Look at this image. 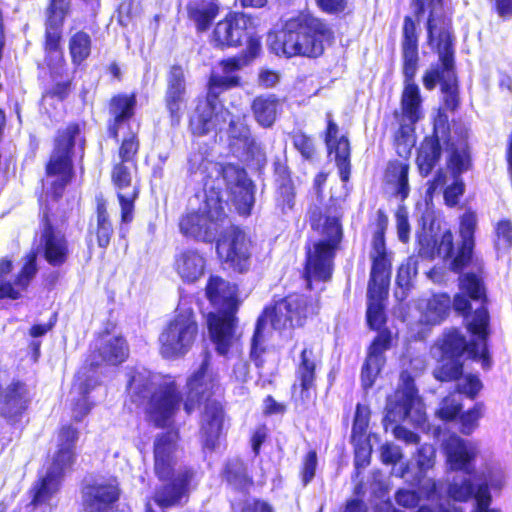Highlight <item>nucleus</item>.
Instances as JSON below:
<instances>
[{
	"instance_id": "obj_1",
	"label": "nucleus",
	"mask_w": 512,
	"mask_h": 512,
	"mask_svg": "<svg viewBox=\"0 0 512 512\" xmlns=\"http://www.w3.org/2000/svg\"><path fill=\"white\" fill-rule=\"evenodd\" d=\"M127 388L131 389L130 401L137 406L145 405L146 421L156 428H165L173 420L181 404L188 416L202 407L203 448L215 450L226 413L224 404L213 397L220 389V379L219 375L211 370L208 353L199 367L187 378L184 396L174 380L160 383L155 387L152 378L142 373L133 374Z\"/></svg>"
},
{
	"instance_id": "obj_2",
	"label": "nucleus",
	"mask_w": 512,
	"mask_h": 512,
	"mask_svg": "<svg viewBox=\"0 0 512 512\" xmlns=\"http://www.w3.org/2000/svg\"><path fill=\"white\" fill-rule=\"evenodd\" d=\"M181 433L178 427H170L154 437L153 474L159 485L151 499L144 504L143 512H165L167 509L183 507L199 484L197 469L182 464L178 458L181 448Z\"/></svg>"
},
{
	"instance_id": "obj_3",
	"label": "nucleus",
	"mask_w": 512,
	"mask_h": 512,
	"mask_svg": "<svg viewBox=\"0 0 512 512\" xmlns=\"http://www.w3.org/2000/svg\"><path fill=\"white\" fill-rule=\"evenodd\" d=\"M334 40V31L321 17L299 12L288 19L284 28L269 41V49L277 56H301L316 59L325 52V44Z\"/></svg>"
},
{
	"instance_id": "obj_4",
	"label": "nucleus",
	"mask_w": 512,
	"mask_h": 512,
	"mask_svg": "<svg viewBox=\"0 0 512 512\" xmlns=\"http://www.w3.org/2000/svg\"><path fill=\"white\" fill-rule=\"evenodd\" d=\"M388 221L386 212L383 209H378L371 242V270L367 287L366 309L367 326L370 330L377 331V334L387 328L385 301L389 295L392 273L391 254L387 251L385 239Z\"/></svg>"
},
{
	"instance_id": "obj_5",
	"label": "nucleus",
	"mask_w": 512,
	"mask_h": 512,
	"mask_svg": "<svg viewBox=\"0 0 512 512\" xmlns=\"http://www.w3.org/2000/svg\"><path fill=\"white\" fill-rule=\"evenodd\" d=\"M412 14L405 15L401 30V66L404 86L400 98L403 116L411 125L422 118V97L415 77L419 68V22L426 12L425 0H410Z\"/></svg>"
},
{
	"instance_id": "obj_6",
	"label": "nucleus",
	"mask_w": 512,
	"mask_h": 512,
	"mask_svg": "<svg viewBox=\"0 0 512 512\" xmlns=\"http://www.w3.org/2000/svg\"><path fill=\"white\" fill-rule=\"evenodd\" d=\"M476 227L477 220L475 214L473 212L465 213L459 225L461 240L457 247L456 255L449 264L450 271L459 274V292L453 297V309L464 319L471 315L472 301L479 302L480 305L488 304L483 277L474 272L464 273V270L473 260Z\"/></svg>"
},
{
	"instance_id": "obj_7",
	"label": "nucleus",
	"mask_w": 512,
	"mask_h": 512,
	"mask_svg": "<svg viewBox=\"0 0 512 512\" xmlns=\"http://www.w3.org/2000/svg\"><path fill=\"white\" fill-rule=\"evenodd\" d=\"M238 285L219 275H210L205 285V296L219 309L207 315V329L216 352L226 356L236 338L237 313L241 305Z\"/></svg>"
},
{
	"instance_id": "obj_8",
	"label": "nucleus",
	"mask_w": 512,
	"mask_h": 512,
	"mask_svg": "<svg viewBox=\"0 0 512 512\" xmlns=\"http://www.w3.org/2000/svg\"><path fill=\"white\" fill-rule=\"evenodd\" d=\"M438 357L432 375L440 383H456L464 376L465 353L474 361H480L484 370L492 366L487 342L468 341L457 327L442 332L434 344Z\"/></svg>"
},
{
	"instance_id": "obj_9",
	"label": "nucleus",
	"mask_w": 512,
	"mask_h": 512,
	"mask_svg": "<svg viewBox=\"0 0 512 512\" xmlns=\"http://www.w3.org/2000/svg\"><path fill=\"white\" fill-rule=\"evenodd\" d=\"M112 139L118 143L119 161L112 165L110 179L120 206V222L130 224L134 219L135 202L140 195V186L133 185V173L138 171L141 150L140 123L118 132L117 138Z\"/></svg>"
},
{
	"instance_id": "obj_10",
	"label": "nucleus",
	"mask_w": 512,
	"mask_h": 512,
	"mask_svg": "<svg viewBox=\"0 0 512 512\" xmlns=\"http://www.w3.org/2000/svg\"><path fill=\"white\" fill-rule=\"evenodd\" d=\"M309 223L313 230L322 226L324 239L315 241L312 247H306L302 277L307 290L313 289V281L328 282L334 270V258L342 241L343 231L340 219L326 216L323 210L315 206L309 210Z\"/></svg>"
},
{
	"instance_id": "obj_11",
	"label": "nucleus",
	"mask_w": 512,
	"mask_h": 512,
	"mask_svg": "<svg viewBox=\"0 0 512 512\" xmlns=\"http://www.w3.org/2000/svg\"><path fill=\"white\" fill-rule=\"evenodd\" d=\"M84 130V121H71L56 131L52 150L44 167L45 175L56 177V179L51 182L50 188L46 192L45 203L41 211L46 205H49L57 216L61 215L58 214V209L53 207L52 202H58L63 197L67 185L74 178L75 147L78 144L83 151L86 142Z\"/></svg>"
},
{
	"instance_id": "obj_12",
	"label": "nucleus",
	"mask_w": 512,
	"mask_h": 512,
	"mask_svg": "<svg viewBox=\"0 0 512 512\" xmlns=\"http://www.w3.org/2000/svg\"><path fill=\"white\" fill-rule=\"evenodd\" d=\"M80 432L71 423L59 426L57 430L56 450L51 466L43 477L37 479L30 489V505L37 507L49 502L59 490L60 479L67 470H71L77 460L76 445Z\"/></svg>"
},
{
	"instance_id": "obj_13",
	"label": "nucleus",
	"mask_w": 512,
	"mask_h": 512,
	"mask_svg": "<svg viewBox=\"0 0 512 512\" xmlns=\"http://www.w3.org/2000/svg\"><path fill=\"white\" fill-rule=\"evenodd\" d=\"M225 206L226 202L223 200L220 189L205 190L202 206L180 216L179 231L186 238L212 243L220 226L227 219Z\"/></svg>"
},
{
	"instance_id": "obj_14",
	"label": "nucleus",
	"mask_w": 512,
	"mask_h": 512,
	"mask_svg": "<svg viewBox=\"0 0 512 512\" xmlns=\"http://www.w3.org/2000/svg\"><path fill=\"white\" fill-rule=\"evenodd\" d=\"M199 324L191 309L176 310L158 336L159 354L163 359L183 358L197 342Z\"/></svg>"
},
{
	"instance_id": "obj_15",
	"label": "nucleus",
	"mask_w": 512,
	"mask_h": 512,
	"mask_svg": "<svg viewBox=\"0 0 512 512\" xmlns=\"http://www.w3.org/2000/svg\"><path fill=\"white\" fill-rule=\"evenodd\" d=\"M68 217L63 210L60 216L49 206L40 212V233L37 249L51 267L65 265L71 254L70 244L61 226L67 224Z\"/></svg>"
},
{
	"instance_id": "obj_16",
	"label": "nucleus",
	"mask_w": 512,
	"mask_h": 512,
	"mask_svg": "<svg viewBox=\"0 0 512 512\" xmlns=\"http://www.w3.org/2000/svg\"><path fill=\"white\" fill-rule=\"evenodd\" d=\"M254 243L240 225H229L223 229L215 242L217 258L225 270L236 275L251 270Z\"/></svg>"
},
{
	"instance_id": "obj_17",
	"label": "nucleus",
	"mask_w": 512,
	"mask_h": 512,
	"mask_svg": "<svg viewBox=\"0 0 512 512\" xmlns=\"http://www.w3.org/2000/svg\"><path fill=\"white\" fill-rule=\"evenodd\" d=\"M318 301L302 293H289L270 306H266L261 316L269 321L273 329L303 327L307 320L318 314Z\"/></svg>"
},
{
	"instance_id": "obj_18",
	"label": "nucleus",
	"mask_w": 512,
	"mask_h": 512,
	"mask_svg": "<svg viewBox=\"0 0 512 512\" xmlns=\"http://www.w3.org/2000/svg\"><path fill=\"white\" fill-rule=\"evenodd\" d=\"M444 0H428L429 13L425 21L426 44L438 55V62L433 69L452 70L455 64V36L452 20L444 14L434 12L436 6L442 7Z\"/></svg>"
},
{
	"instance_id": "obj_19",
	"label": "nucleus",
	"mask_w": 512,
	"mask_h": 512,
	"mask_svg": "<svg viewBox=\"0 0 512 512\" xmlns=\"http://www.w3.org/2000/svg\"><path fill=\"white\" fill-rule=\"evenodd\" d=\"M115 329L116 324L108 321L96 334V345L89 350L82 366L83 375L95 372L101 366L118 367L128 360L129 343L121 334L111 336Z\"/></svg>"
},
{
	"instance_id": "obj_20",
	"label": "nucleus",
	"mask_w": 512,
	"mask_h": 512,
	"mask_svg": "<svg viewBox=\"0 0 512 512\" xmlns=\"http://www.w3.org/2000/svg\"><path fill=\"white\" fill-rule=\"evenodd\" d=\"M261 51V42L253 38L239 53L220 59L217 63L220 73L212 71L207 81L208 96L220 97L228 90L241 87L243 82L238 72L252 64L261 55Z\"/></svg>"
},
{
	"instance_id": "obj_21",
	"label": "nucleus",
	"mask_w": 512,
	"mask_h": 512,
	"mask_svg": "<svg viewBox=\"0 0 512 512\" xmlns=\"http://www.w3.org/2000/svg\"><path fill=\"white\" fill-rule=\"evenodd\" d=\"M253 29L250 15L240 11H229L214 24L208 40L214 49L221 51L239 48L243 44L248 46L253 38L261 42L260 36Z\"/></svg>"
},
{
	"instance_id": "obj_22",
	"label": "nucleus",
	"mask_w": 512,
	"mask_h": 512,
	"mask_svg": "<svg viewBox=\"0 0 512 512\" xmlns=\"http://www.w3.org/2000/svg\"><path fill=\"white\" fill-rule=\"evenodd\" d=\"M219 176L224 180L230 199L239 215L249 216L254 206V183L246 170L235 163L221 164Z\"/></svg>"
},
{
	"instance_id": "obj_23",
	"label": "nucleus",
	"mask_w": 512,
	"mask_h": 512,
	"mask_svg": "<svg viewBox=\"0 0 512 512\" xmlns=\"http://www.w3.org/2000/svg\"><path fill=\"white\" fill-rule=\"evenodd\" d=\"M448 116L439 111L433 122L430 135L424 136L417 150L416 165L419 174L427 177L434 170L442 156L441 137L450 136Z\"/></svg>"
},
{
	"instance_id": "obj_24",
	"label": "nucleus",
	"mask_w": 512,
	"mask_h": 512,
	"mask_svg": "<svg viewBox=\"0 0 512 512\" xmlns=\"http://www.w3.org/2000/svg\"><path fill=\"white\" fill-rule=\"evenodd\" d=\"M393 346V335L389 328L382 329L370 342L361 367L360 381L363 390L372 388L386 365L385 352Z\"/></svg>"
},
{
	"instance_id": "obj_25",
	"label": "nucleus",
	"mask_w": 512,
	"mask_h": 512,
	"mask_svg": "<svg viewBox=\"0 0 512 512\" xmlns=\"http://www.w3.org/2000/svg\"><path fill=\"white\" fill-rule=\"evenodd\" d=\"M121 497L116 477L104 482H92L82 489L83 512H114Z\"/></svg>"
},
{
	"instance_id": "obj_26",
	"label": "nucleus",
	"mask_w": 512,
	"mask_h": 512,
	"mask_svg": "<svg viewBox=\"0 0 512 512\" xmlns=\"http://www.w3.org/2000/svg\"><path fill=\"white\" fill-rule=\"evenodd\" d=\"M137 109V93L119 92L113 94L107 101L109 118L106 122V133L109 138H117L118 132L134 128L133 119Z\"/></svg>"
},
{
	"instance_id": "obj_27",
	"label": "nucleus",
	"mask_w": 512,
	"mask_h": 512,
	"mask_svg": "<svg viewBox=\"0 0 512 512\" xmlns=\"http://www.w3.org/2000/svg\"><path fill=\"white\" fill-rule=\"evenodd\" d=\"M326 129L323 133V140L329 155H334V160L339 171L342 182L346 183L351 174V146L346 135L337 138L339 127L333 120L331 112L326 113Z\"/></svg>"
},
{
	"instance_id": "obj_28",
	"label": "nucleus",
	"mask_w": 512,
	"mask_h": 512,
	"mask_svg": "<svg viewBox=\"0 0 512 512\" xmlns=\"http://www.w3.org/2000/svg\"><path fill=\"white\" fill-rule=\"evenodd\" d=\"M31 396L27 384L20 379H13L4 386L0 382V416L8 421H18L28 410Z\"/></svg>"
},
{
	"instance_id": "obj_29",
	"label": "nucleus",
	"mask_w": 512,
	"mask_h": 512,
	"mask_svg": "<svg viewBox=\"0 0 512 512\" xmlns=\"http://www.w3.org/2000/svg\"><path fill=\"white\" fill-rule=\"evenodd\" d=\"M186 102V79L181 65H172L167 76L164 103L172 126L180 124Z\"/></svg>"
},
{
	"instance_id": "obj_30",
	"label": "nucleus",
	"mask_w": 512,
	"mask_h": 512,
	"mask_svg": "<svg viewBox=\"0 0 512 512\" xmlns=\"http://www.w3.org/2000/svg\"><path fill=\"white\" fill-rule=\"evenodd\" d=\"M38 272L37 252L29 250L23 257V264L13 281L0 279V301L4 299L19 300L27 291Z\"/></svg>"
},
{
	"instance_id": "obj_31",
	"label": "nucleus",
	"mask_w": 512,
	"mask_h": 512,
	"mask_svg": "<svg viewBox=\"0 0 512 512\" xmlns=\"http://www.w3.org/2000/svg\"><path fill=\"white\" fill-rule=\"evenodd\" d=\"M424 87L431 91L437 83H440L441 92L444 94L443 102L446 109L456 111L460 105L459 84L456 67L452 70L429 69L422 76Z\"/></svg>"
},
{
	"instance_id": "obj_32",
	"label": "nucleus",
	"mask_w": 512,
	"mask_h": 512,
	"mask_svg": "<svg viewBox=\"0 0 512 512\" xmlns=\"http://www.w3.org/2000/svg\"><path fill=\"white\" fill-rule=\"evenodd\" d=\"M318 362L319 359L313 346H305L301 350L295 374L299 385V396L302 401L309 400L312 394H316Z\"/></svg>"
},
{
	"instance_id": "obj_33",
	"label": "nucleus",
	"mask_w": 512,
	"mask_h": 512,
	"mask_svg": "<svg viewBox=\"0 0 512 512\" xmlns=\"http://www.w3.org/2000/svg\"><path fill=\"white\" fill-rule=\"evenodd\" d=\"M220 105V97L210 98L206 91L205 99L197 103L194 113L188 120V129L192 136L203 137L216 129L217 107Z\"/></svg>"
},
{
	"instance_id": "obj_34",
	"label": "nucleus",
	"mask_w": 512,
	"mask_h": 512,
	"mask_svg": "<svg viewBox=\"0 0 512 512\" xmlns=\"http://www.w3.org/2000/svg\"><path fill=\"white\" fill-rule=\"evenodd\" d=\"M221 12L219 0H189L186 4V18L197 34L213 28Z\"/></svg>"
},
{
	"instance_id": "obj_35",
	"label": "nucleus",
	"mask_w": 512,
	"mask_h": 512,
	"mask_svg": "<svg viewBox=\"0 0 512 512\" xmlns=\"http://www.w3.org/2000/svg\"><path fill=\"white\" fill-rule=\"evenodd\" d=\"M206 259L196 249H185L175 255L174 269L185 283H195L205 273Z\"/></svg>"
},
{
	"instance_id": "obj_36",
	"label": "nucleus",
	"mask_w": 512,
	"mask_h": 512,
	"mask_svg": "<svg viewBox=\"0 0 512 512\" xmlns=\"http://www.w3.org/2000/svg\"><path fill=\"white\" fill-rule=\"evenodd\" d=\"M221 476L227 485L241 493L246 494L255 486L254 478L241 458L227 460L221 470Z\"/></svg>"
},
{
	"instance_id": "obj_37",
	"label": "nucleus",
	"mask_w": 512,
	"mask_h": 512,
	"mask_svg": "<svg viewBox=\"0 0 512 512\" xmlns=\"http://www.w3.org/2000/svg\"><path fill=\"white\" fill-rule=\"evenodd\" d=\"M250 109L255 121L263 128L274 125L281 109L280 98L273 93L260 94L251 101Z\"/></svg>"
},
{
	"instance_id": "obj_38",
	"label": "nucleus",
	"mask_w": 512,
	"mask_h": 512,
	"mask_svg": "<svg viewBox=\"0 0 512 512\" xmlns=\"http://www.w3.org/2000/svg\"><path fill=\"white\" fill-rule=\"evenodd\" d=\"M410 164L408 158L403 160H389L384 171V179L387 184L394 187V195L404 201L410 193L409 186Z\"/></svg>"
},
{
	"instance_id": "obj_39",
	"label": "nucleus",
	"mask_w": 512,
	"mask_h": 512,
	"mask_svg": "<svg viewBox=\"0 0 512 512\" xmlns=\"http://www.w3.org/2000/svg\"><path fill=\"white\" fill-rule=\"evenodd\" d=\"M96 224L91 232L95 236L98 247L106 250L114 236V227L108 211V202L102 194L95 197Z\"/></svg>"
},
{
	"instance_id": "obj_40",
	"label": "nucleus",
	"mask_w": 512,
	"mask_h": 512,
	"mask_svg": "<svg viewBox=\"0 0 512 512\" xmlns=\"http://www.w3.org/2000/svg\"><path fill=\"white\" fill-rule=\"evenodd\" d=\"M93 40L84 29L71 32L68 38V51L71 63L75 69L84 65L92 54Z\"/></svg>"
},
{
	"instance_id": "obj_41",
	"label": "nucleus",
	"mask_w": 512,
	"mask_h": 512,
	"mask_svg": "<svg viewBox=\"0 0 512 512\" xmlns=\"http://www.w3.org/2000/svg\"><path fill=\"white\" fill-rule=\"evenodd\" d=\"M448 462L454 470H466L475 455L467 448L465 440L456 434L450 435L444 443Z\"/></svg>"
},
{
	"instance_id": "obj_42",
	"label": "nucleus",
	"mask_w": 512,
	"mask_h": 512,
	"mask_svg": "<svg viewBox=\"0 0 512 512\" xmlns=\"http://www.w3.org/2000/svg\"><path fill=\"white\" fill-rule=\"evenodd\" d=\"M467 332L472 337L471 340L477 342H488L490 331V314L488 304H481L472 314V317L465 324Z\"/></svg>"
},
{
	"instance_id": "obj_43",
	"label": "nucleus",
	"mask_w": 512,
	"mask_h": 512,
	"mask_svg": "<svg viewBox=\"0 0 512 512\" xmlns=\"http://www.w3.org/2000/svg\"><path fill=\"white\" fill-rule=\"evenodd\" d=\"M447 167L453 178H459L460 175L472 169L473 160L468 142L451 147L447 157Z\"/></svg>"
},
{
	"instance_id": "obj_44",
	"label": "nucleus",
	"mask_w": 512,
	"mask_h": 512,
	"mask_svg": "<svg viewBox=\"0 0 512 512\" xmlns=\"http://www.w3.org/2000/svg\"><path fill=\"white\" fill-rule=\"evenodd\" d=\"M80 382L78 383L79 392L82 398L77 400L73 405V421L76 423L82 422L84 417L90 412L92 403L88 401L90 391L99 384L98 380L91 379L89 375L78 376Z\"/></svg>"
},
{
	"instance_id": "obj_45",
	"label": "nucleus",
	"mask_w": 512,
	"mask_h": 512,
	"mask_svg": "<svg viewBox=\"0 0 512 512\" xmlns=\"http://www.w3.org/2000/svg\"><path fill=\"white\" fill-rule=\"evenodd\" d=\"M443 255V258L453 259L456 253L454 254V237L451 230H445L440 237L439 242L436 240L433 241V245L430 249L422 247L419 251V255L425 257L427 259H434L436 255Z\"/></svg>"
},
{
	"instance_id": "obj_46",
	"label": "nucleus",
	"mask_w": 512,
	"mask_h": 512,
	"mask_svg": "<svg viewBox=\"0 0 512 512\" xmlns=\"http://www.w3.org/2000/svg\"><path fill=\"white\" fill-rule=\"evenodd\" d=\"M266 323L267 321L265 320V317L259 315L251 339L250 358L257 368L263 367L265 363L263 354L265 353L266 348L262 345V337Z\"/></svg>"
},
{
	"instance_id": "obj_47",
	"label": "nucleus",
	"mask_w": 512,
	"mask_h": 512,
	"mask_svg": "<svg viewBox=\"0 0 512 512\" xmlns=\"http://www.w3.org/2000/svg\"><path fill=\"white\" fill-rule=\"evenodd\" d=\"M293 147L300 153L303 160L311 161L317 153L314 138L302 130L290 135Z\"/></svg>"
},
{
	"instance_id": "obj_48",
	"label": "nucleus",
	"mask_w": 512,
	"mask_h": 512,
	"mask_svg": "<svg viewBox=\"0 0 512 512\" xmlns=\"http://www.w3.org/2000/svg\"><path fill=\"white\" fill-rule=\"evenodd\" d=\"M296 190L293 183H282L276 185L275 190V207L282 214H286L293 210L295 206Z\"/></svg>"
},
{
	"instance_id": "obj_49",
	"label": "nucleus",
	"mask_w": 512,
	"mask_h": 512,
	"mask_svg": "<svg viewBox=\"0 0 512 512\" xmlns=\"http://www.w3.org/2000/svg\"><path fill=\"white\" fill-rule=\"evenodd\" d=\"M413 128L400 124L393 137V146L397 154L403 158H409L414 141L411 132Z\"/></svg>"
},
{
	"instance_id": "obj_50",
	"label": "nucleus",
	"mask_w": 512,
	"mask_h": 512,
	"mask_svg": "<svg viewBox=\"0 0 512 512\" xmlns=\"http://www.w3.org/2000/svg\"><path fill=\"white\" fill-rule=\"evenodd\" d=\"M483 409V402H476L470 409L460 413L459 430L463 435H470L477 428L478 421L483 414Z\"/></svg>"
},
{
	"instance_id": "obj_51",
	"label": "nucleus",
	"mask_w": 512,
	"mask_h": 512,
	"mask_svg": "<svg viewBox=\"0 0 512 512\" xmlns=\"http://www.w3.org/2000/svg\"><path fill=\"white\" fill-rule=\"evenodd\" d=\"M317 464V452L311 449L303 456L299 469V477L303 487H306L314 479Z\"/></svg>"
},
{
	"instance_id": "obj_52",
	"label": "nucleus",
	"mask_w": 512,
	"mask_h": 512,
	"mask_svg": "<svg viewBox=\"0 0 512 512\" xmlns=\"http://www.w3.org/2000/svg\"><path fill=\"white\" fill-rule=\"evenodd\" d=\"M417 275V262L413 257H409L403 262L396 275V284L404 290H408L412 286V281Z\"/></svg>"
},
{
	"instance_id": "obj_53",
	"label": "nucleus",
	"mask_w": 512,
	"mask_h": 512,
	"mask_svg": "<svg viewBox=\"0 0 512 512\" xmlns=\"http://www.w3.org/2000/svg\"><path fill=\"white\" fill-rule=\"evenodd\" d=\"M74 89L75 84L73 82V78H67L54 82L52 86L44 92L43 97L63 102L68 99Z\"/></svg>"
},
{
	"instance_id": "obj_54",
	"label": "nucleus",
	"mask_w": 512,
	"mask_h": 512,
	"mask_svg": "<svg viewBox=\"0 0 512 512\" xmlns=\"http://www.w3.org/2000/svg\"><path fill=\"white\" fill-rule=\"evenodd\" d=\"M317 8L326 15L345 16L350 14L349 0H314Z\"/></svg>"
},
{
	"instance_id": "obj_55",
	"label": "nucleus",
	"mask_w": 512,
	"mask_h": 512,
	"mask_svg": "<svg viewBox=\"0 0 512 512\" xmlns=\"http://www.w3.org/2000/svg\"><path fill=\"white\" fill-rule=\"evenodd\" d=\"M475 487L469 479H464L460 483L453 482L448 487V495L457 502H466L474 495Z\"/></svg>"
},
{
	"instance_id": "obj_56",
	"label": "nucleus",
	"mask_w": 512,
	"mask_h": 512,
	"mask_svg": "<svg viewBox=\"0 0 512 512\" xmlns=\"http://www.w3.org/2000/svg\"><path fill=\"white\" fill-rule=\"evenodd\" d=\"M462 410V404L457 402L450 396H446L441 403L440 408L437 411L438 417L445 421L450 422L459 418Z\"/></svg>"
},
{
	"instance_id": "obj_57",
	"label": "nucleus",
	"mask_w": 512,
	"mask_h": 512,
	"mask_svg": "<svg viewBox=\"0 0 512 512\" xmlns=\"http://www.w3.org/2000/svg\"><path fill=\"white\" fill-rule=\"evenodd\" d=\"M464 385H457L455 391L466 395L470 400H474L483 388V384L476 374H464Z\"/></svg>"
},
{
	"instance_id": "obj_58",
	"label": "nucleus",
	"mask_w": 512,
	"mask_h": 512,
	"mask_svg": "<svg viewBox=\"0 0 512 512\" xmlns=\"http://www.w3.org/2000/svg\"><path fill=\"white\" fill-rule=\"evenodd\" d=\"M451 306H453V300L451 301L447 293L435 294L429 302V310L441 319L448 316Z\"/></svg>"
},
{
	"instance_id": "obj_59",
	"label": "nucleus",
	"mask_w": 512,
	"mask_h": 512,
	"mask_svg": "<svg viewBox=\"0 0 512 512\" xmlns=\"http://www.w3.org/2000/svg\"><path fill=\"white\" fill-rule=\"evenodd\" d=\"M496 246L510 249L512 247V222L501 219L495 226Z\"/></svg>"
},
{
	"instance_id": "obj_60",
	"label": "nucleus",
	"mask_w": 512,
	"mask_h": 512,
	"mask_svg": "<svg viewBox=\"0 0 512 512\" xmlns=\"http://www.w3.org/2000/svg\"><path fill=\"white\" fill-rule=\"evenodd\" d=\"M211 164L212 161L203 153H193L188 158V173L189 175H196L198 173L207 174Z\"/></svg>"
},
{
	"instance_id": "obj_61",
	"label": "nucleus",
	"mask_w": 512,
	"mask_h": 512,
	"mask_svg": "<svg viewBox=\"0 0 512 512\" xmlns=\"http://www.w3.org/2000/svg\"><path fill=\"white\" fill-rule=\"evenodd\" d=\"M465 192V185L462 180L455 178L453 183L447 186L443 191L444 201L448 207H455L460 197Z\"/></svg>"
},
{
	"instance_id": "obj_62",
	"label": "nucleus",
	"mask_w": 512,
	"mask_h": 512,
	"mask_svg": "<svg viewBox=\"0 0 512 512\" xmlns=\"http://www.w3.org/2000/svg\"><path fill=\"white\" fill-rule=\"evenodd\" d=\"M273 174L276 185L282 183H293L292 172L288 166L286 158H276L273 162Z\"/></svg>"
},
{
	"instance_id": "obj_63",
	"label": "nucleus",
	"mask_w": 512,
	"mask_h": 512,
	"mask_svg": "<svg viewBox=\"0 0 512 512\" xmlns=\"http://www.w3.org/2000/svg\"><path fill=\"white\" fill-rule=\"evenodd\" d=\"M369 426V410L361 405L357 404L355 409V415L353 419L352 432L363 434L366 432Z\"/></svg>"
},
{
	"instance_id": "obj_64",
	"label": "nucleus",
	"mask_w": 512,
	"mask_h": 512,
	"mask_svg": "<svg viewBox=\"0 0 512 512\" xmlns=\"http://www.w3.org/2000/svg\"><path fill=\"white\" fill-rule=\"evenodd\" d=\"M239 512H275V510L268 501L261 498H250L241 503Z\"/></svg>"
}]
</instances>
